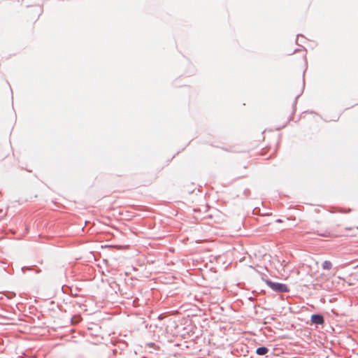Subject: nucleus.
<instances>
[{
  "label": "nucleus",
  "mask_w": 358,
  "mask_h": 358,
  "mask_svg": "<svg viewBox=\"0 0 358 358\" xmlns=\"http://www.w3.org/2000/svg\"><path fill=\"white\" fill-rule=\"evenodd\" d=\"M266 283L273 291L278 292H287L289 291V289L285 284L279 282H273L270 280H266Z\"/></svg>",
  "instance_id": "obj_1"
},
{
  "label": "nucleus",
  "mask_w": 358,
  "mask_h": 358,
  "mask_svg": "<svg viewBox=\"0 0 358 358\" xmlns=\"http://www.w3.org/2000/svg\"><path fill=\"white\" fill-rule=\"evenodd\" d=\"M311 322L315 324H322L324 323V318L321 315H313L311 316Z\"/></svg>",
  "instance_id": "obj_2"
},
{
  "label": "nucleus",
  "mask_w": 358,
  "mask_h": 358,
  "mask_svg": "<svg viewBox=\"0 0 358 358\" xmlns=\"http://www.w3.org/2000/svg\"><path fill=\"white\" fill-rule=\"evenodd\" d=\"M268 349L266 347H259L256 350V353L259 355H264L267 353Z\"/></svg>",
  "instance_id": "obj_3"
},
{
  "label": "nucleus",
  "mask_w": 358,
  "mask_h": 358,
  "mask_svg": "<svg viewBox=\"0 0 358 358\" xmlns=\"http://www.w3.org/2000/svg\"><path fill=\"white\" fill-rule=\"evenodd\" d=\"M322 268L325 270H329L331 268V263L329 261H324L322 262Z\"/></svg>",
  "instance_id": "obj_4"
},
{
  "label": "nucleus",
  "mask_w": 358,
  "mask_h": 358,
  "mask_svg": "<svg viewBox=\"0 0 358 358\" xmlns=\"http://www.w3.org/2000/svg\"><path fill=\"white\" fill-rule=\"evenodd\" d=\"M357 229H358V227H357Z\"/></svg>",
  "instance_id": "obj_5"
}]
</instances>
